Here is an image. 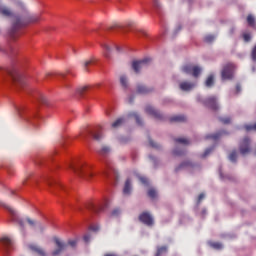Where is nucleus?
I'll return each mask as SVG.
<instances>
[{
    "mask_svg": "<svg viewBox=\"0 0 256 256\" xmlns=\"http://www.w3.org/2000/svg\"><path fill=\"white\" fill-rule=\"evenodd\" d=\"M203 104L206 108L212 110V111H217L219 109V106L217 104V98L215 96H210L206 98L203 101Z\"/></svg>",
    "mask_w": 256,
    "mask_h": 256,
    "instance_id": "1a4fd4ad",
    "label": "nucleus"
},
{
    "mask_svg": "<svg viewBox=\"0 0 256 256\" xmlns=\"http://www.w3.org/2000/svg\"><path fill=\"white\" fill-rule=\"evenodd\" d=\"M205 43H212L215 40V37L213 35H207L205 38Z\"/></svg>",
    "mask_w": 256,
    "mask_h": 256,
    "instance_id": "79ce46f5",
    "label": "nucleus"
},
{
    "mask_svg": "<svg viewBox=\"0 0 256 256\" xmlns=\"http://www.w3.org/2000/svg\"><path fill=\"white\" fill-rule=\"evenodd\" d=\"M22 26H23V22H22L21 18L15 19V22L13 23V31L18 30Z\"/></svg>",
    "mask_w": 256,
    "mask_h": 256,
    "instance_id": "a878e982",
    "label": "nucleus"
},
{
    "mask_svg": "<svg viewBox=\"0 0 256 256\" xmlns=\"http://www.w3.org/2000/svg\"><path fill=\"white\" fill-rule=\"evenodd\" d=\"M129 116L135 118L136 123H137L139 126H142V121H141L140 117L137 115V113L132 112V113H130Z\"/></svg>",
    "mask_w": 256,
    "mask_h": 256,
    "instance_id": "f704fd0d",
    "label": "nucleus"
},
{
    "mask_svg": "<svg viewBox=\"0 0 256 256\" xmlns=\"http://www.w3.org/2000/svg\"><path fill=\"white\" fill-rule=\"evenodd\" d=\"M167 251H168V248L166 245L158 246L155 256H162L163 254H166Z\"/></svg>",
    "mask_w": 256,
    "mask_h": 256,
    "instance_id": "b1692460",
    "label": "nucleus"
},
{
    "mask_svg": "<svg viewBox=\"0 0 256 256\" xmlns=\"http://www.w3.org/2000/svg\"><path fill=\"white\" fill-rule=\"evenodd\" d=\"M87 209L95 214L103 212V206H97L93 203H89Z\"/></svg>",
    "mask_w": 256,
    "mask_h": 256,
    "instance_id": "a211bd4d",
    "label": "nucleus"
},
{
    "mask_svg": "<svg viewBox=\"0 0 256 256\" xmlns=\"http://www.w3.org/2000/svg\"><path fill=\"white\" fill-rule=\"evenodd\" d=\"M220 122L223 123L224 125H228L231 123V119L230 117L220 118Z\"/></svg>",
    "mask_w": 256,
    "mask_h": 256,
    "instance_id": "37998d69",
    "label": "nucleus"
},
{
    "mask_svg": "<svg viewBox=\"0 0 256 256\" xmlns=\"http://www.w3.org/2000/svg\"><path fill=\"white\" fill-rule=\"evenodd\" d=\"M236 70V66L234 63H227L224 65L221 71V78L223 81L232 80L234 77V73Z\"/></svg>",
    "mask_w": 256,
    "mask_h": 256,
    "instance_id": "39448f33",
    "label": "nucleus"
},
{
    "mask_svg": "<svg viewBox=\"0 0 256 256\" xmlns=\"http://www.w3.org/2000/svg\"><path fill=\"white\" fill-rule=\"evenodd\" d=\"M254 155L256 156V151L254 152Z\"/></svg>",
    "mask_w": 256,
    "mask_h": 256,
    "instance_id": "338daca9",
    "label": "nucleus"
},
{
    "mask_svg": "<svg viewBox=\"0 0 256 256\" xmlns=\"http://www.w3.org/2000/svg\"><path fill=\"white\" fill-rule=\"evenodd\" d=\"M89 90V86H81L77 89V93L81 96L85 94L86 91Z\"/></svg>",
    "mask_w": 256,
    "mask_h": 256,
    "instance_id": "72a5a7b5",
    "label": "nucleus"
},
{
    "mask_svg": "<svg viewBox=\"0 0 256 256\" xmlns=\"http://www.w3.org/2000/svg\"><path fill=\"white\" fill-rule=\"evenodd\" d=\"M54 243L56 244V249L52 252V256H59L63 251L67 249V246L75 248L77 246L76 239L68 240V243L62 242L59 238H54Z\"/></svg>",
    "mask_w": 256,
    "mask_h": 256,
    "instance_id": "20e7f679",
    "label": "nucleus"
},
{
    "mask_svg": "<svg viewBox=\"0 0 256 256\" xmlns=\"http://www.w3.org/2000/svg\"><path fill=\"white\" fill-rule=\"evenodd\" d=\"M223 134H224L223 131L217 132L215 134H209V135H206V139L217 141L220 138V136H222Z\"/></svg>",
    "mask_w": 256,
    "mask_h": 256,
    "instance_id": "5701e85b",
    "label": "nucleus"
},
{
    "mask_svg": "<svg viewBox=\"0 0 256 256\" xmlns=\"http://www.w3.org/2000/svg\"><path fill=\"white\" fill-rule=\"evenodd\" d=\"M182 71L185 74H191L194 78H197L201 74V68L192 64L184 65Z\"/></svg>",
    "mask_w": 256,
    "mask_h": 256,
    "instance_id": "0eeeda50",
    "label": "nucleus"
},
{
    "mask_svg": "<svg viewBox=\"0 0 256 256\" xmlns=\"http://www.w3.org/2000/svg\"><path fill=\"white\" fill-rule=\"evenodd\" d=\"M61 76H62L63 78H65V74H61Z\"/></svg>",
    "mask_w": 256,
    "mask_h": 256,
    "instance_id": "680f3d73",
    "label": "nucleus"
},
{
    "mask_svg": "<svg viewBox=\"0 0 256 256\" xmlns=\"http://www.w3.org/2000/svg\"><path fill=\"white\" fill-rule=\"evenodd\" d=\"M153 91L152 88H148L145 85H137V93L141 95H147Z\"/></svg>",
    "mask_w": 256,
    "mask_h": 256,
    "instance_id": "dca6fc26",
    "label": "nucleus"
},
{
    "mask_svg": "<svg viewBox=\"0 0 256 256\" xmlns=\"http://www.w3.org/2000/svg\"><path fill=\"white\" fill-rule=\"evenodd\" d=\"M3 207L9 212L11 216V220L18 224L21 232L25 233L26 232V224L33 230H38L40 233H44V231L47 229V226L42 224V222L33 219L31 217H25L21 218L18 215V212L10 205L8 204H3Z\"/></svg>",
    "mask_w": 256,
    "mask_h": 256,
    "instance_id": "f257e3e1",
    "label": "nucleus"
},
{
    "mask_svg": "<svg viewBox=\"0 0 256 256\" xmlns=\"http://www.w3.org/2000/svg\"><path fill=\"white\" fill-rule=\"evenodd\" d=\"M0 244L5 251H10L13 248V241L9 237L0 238Z\"/></svg>",
    "mask_w": 256,
    "mask_h": 256,
    "instance_id": "f8f14e48",
    "label": "nucleus"
},
{
    "mask_svg": "<svg viewBox=\"0 0 256 256\" xmlns=\"http://www.w3.org/2000/svg\"><path fill=\"white\" fill-rule=\"evenodd\" d=\"M239 152L242 156H246L251 152V140L244 137L239 143Z\"/></svg>",
    "mask_w": 256,
    "mask_h": 256,
    "instance_id": "423d86ee",
    "label": "nucleus"
},
{
    "mask_svg": "<svg viewBox=\"0 0 256 256\" xmlns=\"http://www.w3.org/2000/svg\"><path fill=\"white\" fill-rule=\"evenodd\" d=\"M0 72L2 73V75H8L11 78V80L14 82V84H16L17 86H24L25 81L15 68L1 67Z\"/></svg>",
    "mask_w": 256,
    "mask_h": 256,
    "instance_id": "7ed1b4c3",
    "label": "nucleus"
},
{
    "mask_svg": "<svg viewBox=\"0 0 256 256\" xmlns=\"http://www.w3.org/2000/svg\"><path fill=\"white\" fill-rule=\"evenodd\" d=\"M41 20V15L40 14H35V15H31L29 18V21L31 23H38Z\"/></svg>",
    "mask_w": 256,
    "mask_h": 256,
    "instance_id": "c85d7f7f",
    "label": "nucleus"
},
{
    "mask_svg": "<svg viewBox=\"0 0 256 256\" xmlns=\"http://www.w3.org/2000/svg\"><path fill=\"white\" fill-rule=\"evenodd\" d=\"M146 114L152 116L156 120L163 121V115L156 109H154L152 106H146L145 108Z\"/></svg>",
    "mask_w": 256,
    "mask_h": 256,
    "instance_id": "9b49d317",
    "label": "nucleus"
},
{
    "mask_svg": "<svg viewBox=\"0 0 256 256\" xmlns=\"http://www.w3.org/2000/svg\"><path fill=\"white\" fill-rule=\"evenodd\" d=\"M139 179H140V181H141L142 184H144V185H147V184H148V180H147L146 177L141 176Z\"/></svg>",
    "mask_w": 256,
    "mask_h": 256,
    "instance_id": "3c124183",
    "label": "nucleus"
},
{
    "mask_svg": "<svg viewBox=\"0 0 256 256\" xmlns=\"http://www.w3.org/2000/svg\"><path fill=\"white\" fill-rule=\"evenodd\" d=\"M234 31H235V28H231V29H230V35H233V34H234Z\"/></svg>",
    "mask_w": 256,
    "mask_h": 256,
    "instance_id": "bf43d9fd",
    "label": "nucleus"
},
{
    "mask_svg": "<svg viewBox=\"0 0 256 256\" xmlns=\"http://www.w3.org/2000/svg\"><path fill=\"white\" fill-rule=\"evenodd\" d=\"M93 64V59H90V60H86L83 62V69H84V72H89V69L88 66H91Z\"/></svg>",
    "mask_w": 256,
    "mask_h": 256,
    "instance_id": "7c9ffc66",
    "label": "nucleus"
},
{
    "mask_svg": "<svg viewBox=\"0 0 256 256\" xmlns=\"http://www.w3.org/2000/svg\"><path fill=\"white\" fill-rule=\"evenodd\" d=\"M149 144L154 149H159L160 148L159 144L155 143L151 138H149Z\"/></svg>",
    "mask_w": 256,
    "mask_h": 256,
    "instance_id": "a18cd8bd",
    "label": "nucleus"
},
{
    "mask_svg": "<svg viewBox=\"0 0 256 256\" xmlns=\"http://www.w3.org/2000/svg\"><path fill=\"white\" fill-rule=\"evenodd\" d=\"M209 245L215 250H221L223 248V245L220 242H209Z\"/></svg>",
    "mask_w": 256,
    "mask_h": 256,
    "instance_id": "c756f323",
    "label": "nucleus"
},
{
    "mask_svg": "<svg viewBox=\"0 0 256 256\" xmlns=\"http://www.w3.org/2000/svg\"><path fill=\"white\" fill-rule=\"evenodd\" d=\"M236 159H237V152L236 150H233L230 155H229V160L233 163L236 162Z\"/></svg>",
    "mask_w": 256,
    "mask_h": 256,
    "instance_id": "e433bc0d",
    "label": "nucleus"
},
{
    "mask_svg": "<svg viewBox=\"0 0 256 256\" xmlns=\"http://www.w3.org/2000/svg\"><path fill=\"white\" fill-rule=\"evenodd\" d=\"M104 256H118L117 254H113V253H107Z\"/></svg>",
    "mask_w": 256,
    "mask_h": 256,
    "instance_id": "13d9d810",
    "label": "nucleus"
},
{
    "mask_svg": "<svg viewBox=\"0 0 256 256\" xmlns=\"http://www.w3.org/2000/svg\"><path fill=\"white\" fill-rule=\"evenodd\" d=\"M123 194L124 195H129L131 194V179H127L124 185V189H123Z\"/></svg>",
    "mask_w": 256,
    "mask_h": 256,
    "instance_id": "4be33fe9",
    "label": "nucleus"
},
{
    "mask_svg": "<svg viewBox=\"0 0 256 256\" xmlns=\"http://www.w3.org/2000/svg\"><path fill=\"white\" fill-rule=\"evenodd\" d=\"M120 213L119 209H115L112 212V216H117Z\"/></svg>",
    "mask_w": 256,
    "mask_h": 256,
    "instance_id": "6e6d98bb",
    "label": "nucleus"
},
{
    "mask_svg": "<svg viewBox=\"0 0 256 256\" xmlns=\"http://www.w3.org/2000/svg\"><path fill=\"white\" fill-rule=\"evenodd\" d=\"M184 154V152L183 151H180V150H178V149H175L174 151H173V155L174 156H182Z\"/></svg>",
    "mask_w": 256,
    "mask_h": 256,
    "instance_id": "8fccbe9b",
    "label": "nucleus"
},
{
    "mask_svg": "<svg viewBox=\"0 0 256 256\" xmlns=\"http://www.w3.org/2000/svg\"><path fill=\"white\" fill-rule=\"evenodd\" d=\"M155 6L158 7V4L156 3Z\"/></svg>",
    "mask_w": 256,
    "mask_h": 256,
    "instance_id": "69168bd1",
    "label": "nucleus"
},
{
    "mask_svg": "<svg viewBox=\"0 0 256 256\" xmlns=\"http://www.w3.org/2000/svg\"><path fill=\"white\" fill-rule=\"evenodd\" d=\"M133 34L136 36H146V32L143 29H135L133 30Z\"/></svg>",
    "mask_w": 256,
    "mask_h": 256,
    "instance_id": "4c0bfd02",
    "label": "nucleus"
},
{
    "mask_svg": "<svg viewBox=\"0 0 256 256\" xmlns=\"http://www.w3.org/2000/svg\"><path fill=\"white\" fill-rule=\"evenodd\" d=\"M150 62L149 58L139 60V61H133L132 62V69L136 74H139L140 70L145 68L147 64Z\"/></svg>",
    "mask_w": 256,
    "mask_h": 256,
    "instance_id": "9d476101",
    "label": "nucleus"
},
{
    "mask_svg": "<svg viewBox=\"0 0 256 256\" xmlns=\"http://www.w3.org/2000/svg\"><path fill=\"white\" fill-rule=\"evenodd\" d=\"M29 249L31 251L37 253L39 256H47L46 251L38 245L31 244V245H29Z\"/></svg>",
    "mask_w": 256,
    "mask_h": 256,
    "instance_id": "4468645a",
    "label": "nucleus"
},
{
    "mask_svg": "<svg viewBox=\"0 0 256 256\" xmlns=\"http://www.w3.org/2000/svg\"><path fill=\"white\" fill-rule=\"evenodd\" d=\"M103 49H104V56L106 59H110L111 58V46H109V44H104L103 45Z\"/></svg>",
    "mask_w": 256,
    "mask_h": 256,
    "instance_id": "393cba45",
    "label": "nucleus"
},
{
    "mask_svg": "<svg viewBox=\"0 0 256 256\" xmlns=\"http://www.w3.org/2000/svg\"><path fill=\"white\" fill-rule=\"evenodd\" d=\"M90 240H91V235H85V236H84V241H85L86 243H89Z\"/></svg>",
    "mask_w": 256,
    "mask_h": 256,
    "instance_id": "603ef678",
    "label": "nucleus"
},
{
    "mask_svg": "<svg viewBox=\"0 0 256 256\" xmlns=\"http://www.w3.org/2000/svg\"><path fill=\"white\" fill-rule=\"evenodd\" d=\"M44 181L47 183V185L51 188L58 187L63 188V185L55 180H50L49 177H45Z\"/></svg>",
    "mask_w": 256,
    "mask_h": 256,
    "instance_id": "6ab92c4d",
    "label": "nucleus"
},
{
    "mask_svg": "<svg viewBox=\"0 0 256 256\" xmlns=\"http://www.w3.org/2000/svg\"><path fill=\"white\" fill-rule=\"evenodd\" d=\"M213 84H214V77H213L212 75H210V76L207 78V80H206V82H205V85H206V87H212Z\"/></svg>",
    "mask_w": 256,
    "mask_h": 256,
    "instance_id": "c9c22d12",
    "label": "nucleus"
},
{
    "mask_svg": "<svg viewBox=\"0 0 256 256\" xmlns=\"http://www.w3.org/2000/svg\"><path fill=\"white\" fill-rule=\"evenodd\" d=\"M247 23H248V26L250 28L256 29V20H255V17L252 14H249L247 16Z\"/></svg>",
    "mask_w": 256,
    "mask_h": 256,
    "instance_id": "aec40b11",
    "label": "nucleus"
},
{
    "mask_svg": "<svg viewBox=\"0 0 256 256\" xmlns=\"http://www.w3.org/2000/svg\"><path fill=\"white\" fill-rule=\"evenodd\" d=\"M90 230L97 232V231H99V226H91Z\"/></svg>",
    "mask_w": 256,
    "mask_h": 256,
    "instance_id": "5fc2aeb1",
    "label": "nucleus"
},
{
    "mask_svg": "<svg viewBox=\"0 0 256 256\" xmlns=\"http://www.w3.org/2000/svg\"><path fill=\"white\" fill-rule=\"evenodd\" d=\"M242 37H243V40H244L245 43H249L252 39L250 33H243Z\"/></svg>",
    "mask_w": 256,
    "mask_h": 256,
    "instance_id": "58836bf2",
    "label": "nucleus"
},
{
    "mask_svg": "<svg viewBox=\"0 0 256 256\" xmlns=\"http://www.w3.org/2000/svg\"><path fill=\"white\" fill-rule=\"evenodd\" d=\"M120 83L124 89H127V77L126 76L120 77Z\"/></svg>",
    "mask_w": 256,
    "mask_h": 256,
    "instance_id": "ea45409f",
    "label": "nucleus"
},
{
    "mask_svg": "<svg viewBox=\"0 0 256 256\" xmlns=\"http://www.w3.org/2000/svg\"><path fill=\"white\" fill-rule=\"evenodd\" d=\"M194 87L195 84L191 82L184 81L180 83V89L185 92L191 91Z\"/></svg>",
    "mask_w": 256,
    "mask_h": 256,
    "instance_id": "f3484780",
    "label": "nucleus"
},
{
    "mask_svg": "<svg viewBox=\"0 0 256 256\" xmlns=\"http://www.w3.org/2000/svg\"><path fill=\"white\" fill-rule=\"evenodd\" d=\"M147 195L151 199H155L157 197V192L154 188H150L147 192Z\"/></svg>",
    "mask_w": 256,
    "mask_h": 256,
    "instance_id": "2f4dec72",
    "label": "nucleus"
},
{
    "mask_svg": "<svg viewBox=\"0 0 256 256\" xmlns=\"http://www.w3.org/2000/svg\"><path fill=\"white\" fill-rule=\"evenodd\" d=\"M205 197V194L204 193H201L198 197V203H200Z\"/></svg>",
    "mask_w": 256,
    "mask_h": 256,
    "instance_id": "864d4df0",
    "label": "nucleus"
},
{
    "mask_svg": "<svg viewBox=\"0 0 256 256\" xmlns=\"http://www.w3.org/2000/svg\"><path fill=\"white\" fill-rule=\"evenodd\" d=\"M69 168L82 179L88 180L93 177V172L85 166V163H70Z\"/></svg>",
    "mask_w": 256,
    "mask_h": 256,
    "instance_id": "f03ea898",
    "label": "nucleus"
},
{
    "mask_svg": "<svg viewBox=\"0 0 256 256\" xmlns=\"http://www.w3.org/2000/svg\"><path fill=\"white\" fill-rule=\"evenodd\" d=\"M236 92H237V93H240V92H241V87H240L239 84H237V86H236Z\"/></svg>",
    "mask_w": 256,
    "mask_h": 256,
    "instance_id": "4d7b16f0",
    "label": "nucleus"
},
{
    "mask_svg": "<svg viewBox=\"0 0 256 256\" xmlns=\"http://www.w3.org/2000/svg\"><path fill=\"white\" fill-rule=\"evenodd\" d=\"M138 219H139V221H140L142 224H144V225H146V226H148V227H151V226H153V224H154V219H153V217H152V216L150 215V213L147 212V211L142 212V213L139 215Z\"/></svg>",
    "mask_w": 256,
    "mask_h": 256,
    "instance_id": "6e6552de",
    "label": "nucleus"
},
{
    "mask_svg": "<svg viewBox=\"0 0 256 256\" xmlns=\"http://www.w3.org/2000/svg\"><path fill=\"white\" fill-rule=\"evenodd\" d=\"M115 47H116L117 51H119V47H117V46H115Z\"/></svg>",
    "mask_w": 256,
    "mask_h": 256,
    "instance_id": "e2e57ef3",
    "label": "nucleus"
},
{
    "mask_svg": "<svg viewBox=\"0 0 256 256\" xmlns=\"http://www.w3.org/2000/svg\"><path fill=\"white\" fill-rule=\"evenodd\" d=\"M220 176H221V178H223V176H222V173L220 172Z\"/></svg>",
    "mask_w": 256,
    "mask_h": 256,
    "instance_id": "0e129e2a",
    "label": "nucleus"
},
{
    "mask_svg": "<svg viewBox=\"0 0 256 256\" xmlns=\"http://www.w3.org/2000/svg\"><path fill=\"white\" fill-rule=\"evenodd\" d=\"M175 143L186 146V145L190 144V141L188 139H186V138H176L175 139Z\"/></svg>",
    "mask_w": 256,
    "mask_h": 256,
    "instance_id": "cd10ccee",
    "label": "nucleus"
},
{
    "mask_svg": "<svg viewBox=\"0 0 256 256\" xmlns=\"http://www.w3.org/2000/svg\"><path fill=\"white\" fill-rule=\"evenodd\" d=\"M251 58H252L253 62H256V45L252 49Z\"/></svg>",
    "mask_w": 256,
    "mask_h": 256,
    "instance_id": "49530a36",
    "label": "nucleus"
},
{
    "mask_svg": "<svg viewBox=\"0 0 256 256\" xmlns=\"http://www.w3.org/2000/svg\"><path fill=\"white\" fill-rule=\"evenodd\" d=\"M39 102L42 103V104H47L48 100H47L46 96L40 95L39 96Z\"/></svg>",
    "mask_w": 256,
    "mask_h": 256,
    "instance_id": "de8ad7c7",
    "label": "nucleus"
},
{
    "mask_svg": "<svg viewBox=\"0 0 256 256\" xmlns=\"http://www.w3.org/2000/svg\"><path fill=\"white\" fill-rule=\"evenodd\" d=\"M186 121V117L184 115H176L170 118V122L182 123Z\"/></svg>",
    "mask_w": 256,
    "mask_h": 256,
    "instance_id": "412c9836",
    "label": "nucleus"
},
{
    "mask_svg": "<svg viewBox=\"0 0 256 256\" xmlns=\"http://www.w3.org/2000/svg\"><path fill=\"white\" fill-rule=\"evenodd\" d=\"M0 15L6 18H10L13 16V12L7 6L0 4Z\"/></svg>",
    "mask_w": 256,
    "mask_h": 256,
    "instance_id": "ddd939ff",
    "label": "nucleus"
},
{
    "mask_svg": "<svg viewBox=\"0 0 256 256\" xmlns=\"http://www.w3.org/2000/svg\"><path fill=\"white\" fill-rule=\"evenodd\" d=\"M214 150V147L207 148L205 152L201 155V157L204 159L206 158L212 151Z\"/></svg>",
    "mask_w": 256,
    "mask_h": 256,
    "instance_id": "a19ab883",
    "label": "nucleus"
},
{
    "mask_svg": "<svg viewBox=\"0 0 256 256\" xmlns=\"http://www.w3.org/2000/svg\"><path fill=\"white\" fill-rule=\"evenodd\" d=\"M90 135L92 136V138H93L95 141H101V139H103V134H101V133H93V132H90Z\"/></svg>",
    "mask_w": 256,
    "mask_h": 256,
    "instance_id": "473e14b6",
    "label": "nucleus"
},
{
    "mask_svg": "<svg viewBox=\"0 0 256 256\" xmlns=\"http://www.w3.org/2000/svg\"><path fill=\"white\" fill-rule=\"evenodd\" d=\"M123 118H118L115 122L112 123V128L113 129H117L119 127H121V125H123Z\"/></svg>",
    "mask_w": 256,
    "mask_h": 256,
    "instance_id": "bb28decb",
    "label": "nucleus"
},
{
    "mask_svg": "<svg viewBox=\"0 0 256 256\" xmlns=\"http://www.w3.org/2000/svg\"><path fill=\"white\" fill-rule=\"evenodd\" d=\"M0 52H5V49L2 46H0Z\"/></svg>",
    "mask_w": 256,
    "mask_h": 256,
    "instance_id": "052dcab7",
    "label": "nucleus"
},
{
    "mask_svg": "<svg viewBox=\"0 0 256 256\" xmlns=\"http://www.w3.org/2000/svg\"><path fill=\"white\" fill-rule=\"evenodd\" d=\"M97 153L99 156L106 158L109 154H111V147L104 145L97 150Z\"/></svg>",
    "mask_w": 256,
    "mask_h": 256,
    "instance_id": "2eb2a0df",
    "label": "nucleus"
},
{
    "mask_svg": "<svg viewBox=\"0 0 256 256\" xmlns=\"http://www.w3.org/2000/svg\"><path fill=\"white\" fill-rule=\"evenodd\" d=\"M189 166L188 162L181 163L179 167L176 168V172H178L180 169Z\"/></svg>",
    "mask_w": 256,
    "mask_h": 256,
    "instance_id": "09e8293b",
    "label": "nucleus"
},
{
    "mask_svg": "<svg viewBox=\"0 0 256 256\" xmlns=\"http://www.w3.org/2000/svg\"><path fill=\"white\" fill-rule=\"evenodd\" d=\"M246 131H256V123L253 125H245Z\"/></svg>",
    "mask_w": 256,
    "mask_h": 256,
    "instance_id": "c03bdc74",
    "label": "nucleus"
}]
</instances>
